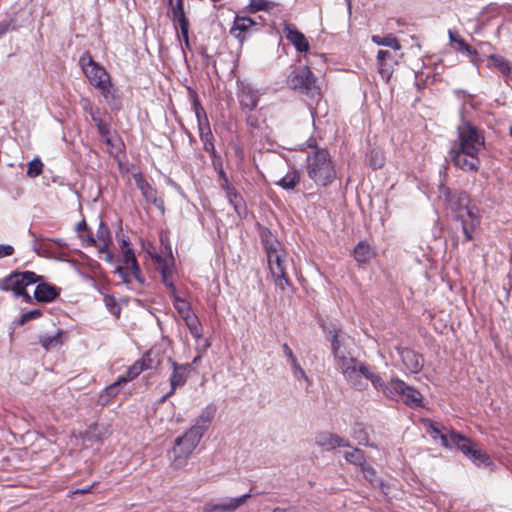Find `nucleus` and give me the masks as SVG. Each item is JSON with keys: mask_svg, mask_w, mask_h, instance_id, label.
<instances>
[{"mask_svg": "<svg viewBox=\"0 0 512 512\" xmlns=\"http://www.w3.org/2000/svg\"><path fill=\"white\" fill-rule=\"evenodd\" d=\"M92 488H93V486H87V487L82 488V489H77L73 493L74 494H86V493L91 492Z\"/></svg>", "mask_w": 512, "mask_h": 512, "instance_id": "62", "label": "nucleus"}, {"mask_svg": "<svg viewBox=\"0 0 512 512\" xmlns=\"http://www.w3.org/2000/svg\"><path fill=\"white\" fill-rule=\"evenodd\" d=\"M151 364H146V360H138L133 365H131L127 371V378L130 380L135 379L142 371L151 369Z\"/></svg>", "mask_w": 512, "mask_h": 512, "instance_id": "35", "label": "nucleus"}, {"mask_svg": "<svg viewBox=\"0 0 512 512\" xmlns=\"http://www.w3.org/2000/svg\"><path fill=\"white\" fill-rule=\"evenodd\" d=\"M171 298L173 300L174 308L176 309V311L178 312V314L181 316V318L183 320L190 317V315L194 314L192 312L190 303L188 301H186L185 299L181 298L178 295V293L171 296Z\"/></svg>", "mask_w": 512, "mask_h": 512, "instance_id": "27", "label": "nucleus"}, {"mask_svg": "<svg viewBox=\"0 0 512 512\" xmlns=\"http://www.w3.org/2000/svg\"><path fill=\"white\" fill-rule=\"evenodd\" d=\"M446 201V209L451 213L452 217L461 223L465 241L473 239V232L480 224L479 217L469 206V196L463 191H450L444 189Z\"/></svg>", "mask_w": 512, "mask_h": 512, "instance_id": "3", "label": "nucleus"}, {"mask_svg": "<svg viewBox=\"0 0 512 512\" xmlns=\"http://www.w3.org/2000/svg\"><path fill=\"white\" fill-rule=\"evenodd\" d=\"M97 128L103 138L111 134L110 125L106 122L99 123Z\"/></svg>", "mask_w": 512, "mask_h": 512, "instance_id": "52", "label": "nucleus"}, {"mask_svg": "<svg viewBox=\"0 0 512 512\" xmlns=\"http://www.w3.org/2000/svg\"><path fill=\"white\" fill-rule=\"evenodd\" d=\"M119 392L120 388L112 383L101 392L98 398V404L101 406H106L110 400L114 398Z\"/></svg>", "mask_w": 512, "mask_h": 512, "instance_id": "34", "label": "nucleus"}, {"mask_svg": "<svg viewBox=\"0 0 512 512\" xmlns=\"http://www.w3.org/2000/svg\"><path fill=\"white\" fill-rule=\"evenodd\" d=\"M43 163L40 158L36 157L28 163L27 176L35 178L39 176L43 171Z\"/></svg>", "mask_w": 512, "mask_h": 512, "instance_id": "41", "label": "nucleus"}, {"mask_svg": "<svg viewBox=\"0 0 512 512\" xmlns=\"http://www.w3.org/2000/svg\"><path fill=\"white\" fill-rule=\"evenodd\" d=\"M431 434L434 439H440L441 444L443 445V437L450 436L451 431L444 432V428L439 423L431 424Z\"/></svg>", "mask_w": 512, "mask_h": 512, "instance_id": "44", "label": "nucleus"}, {"mask_svg": "<svg viewBox=\"0 0 512 512\" xmlns=\"http://www.w3.org/2000/svg\"><path fill=\"white\" fill-rule=\"evenodd\" d=\"M215 412L216 408L214 406H207L201 411L199 416L195 419V423L189 429L202 438L211 425Z\"/></svg>", "mask_w": 512, "mask_h": 512, "instance_id": "16", "label": "nucleus"}, {"mask_svg": "<svg viewBox=\"0 0 512 512\" xmlns=\"http://www.w3.org/2000/svg\"><path fill=\"white\" fill-rule=\"evenodd\" d=\"M133 179L137 188L141 191L143 197L156 206H162V201L157 197V191L143 177L141 173H134Z\"/></svg>", "mask_w": 512, "mask_h": 512, "instance_id": "20", "label": "nucleus"}, {"mask_svg": "<svg viewBox=\"0 0 512 512\" xmlns=\"http://www.w3.org/2000/svg\"><path fill=\"white\" fill-rule=\"evenodd\" d=\"M448 36H449L450 43H451V44H455V45H458V41L463 39V38H461V37L458 35V33H457V32L452 31V30H449V31H448Z\"/></svg>", "mask_w": 512, "mask_h": 512, "instance_id": "54", "label": "nucleus"}, {"mask_svg": "<svg viewBox=\"0 0 512 512\" xmlns=\"http://www.w3.org/2000/svg\"><path fill=\"white\" fill-rule=\"evenodd\" d=\"M220 185L225 190L226 193L228 192V189H234V187L229 184L228 179L226 181H221Z\"/></svg>", "mask_w": 512, "mask_h": 512, "instance_id": "63", "label": "nucleus"}, {"mask_svg": "<svg viewBox=\"0 0 512 512\" xmlns=\"http://www.w3.org/2000/svg\"><path fill=\"white\" fill-rule=\"evenodd\" d=\"M249 6L251 12L268 11L274 6V3L268 0H250Z\"/></svg>", "mask_w": 512, "mask_h": 512, "instance_id": "42", "label": "nucleus"}, {"mask_svg": "<svg viewBox=\"0 0 512 512\" xmlns=\"http://www.w3.org/2000/svg\"><path fill=\"white\" fill-rule=\"evenodd\" d=\"M122 250H123V263L125 266L131 267L132 273L134 275V278L139 282L143 283L144 280L141 277V271L139 264L137 262V259L135 257V254L130 248L129 242H127L125 239L122 240Z\"/></svg>", "mask_w": 512, "mask_h": 512, "instance_id": "21", "label": "nucleus"}, {"mask_svg": "<svg viewBox=\"0 0 512 512\" xmlns=\"http://www.w3.org/2000/svg\"><path fill=\"white\" fill-rule=\"evenodd\" d=\"M360 468L364 478L368 480L373 486H378L381 484V480L377 477L376 470L371 465L365 463Z\"/></svg>", "mask_w": 512, "mask_h": 512, "instance_id": "37", "label": "nucleus"}, {"mask_svg": "<svg viewBox=\"0 0 512 512\" xmlns=\"http://www.w3.org/2000/svg\"><path fill=\"white\" fill-rule=\"evenodd\" d=\"M255 25V22L246 16H237L234 20L233 26L230 29V34L242 42L245 38V33Z\"/></svg>", "mask_w": 512, "mask_h": 512, "instance_id": "22", "label": "nucleus"}, {"mask_svg": "<svg viewBox=\"0 0 512 512\" xmlns=\"http://www.w3.org/2000/svg\"><path fill=\"white\" fill-rule=\"evenodd\" d=\"M291 367L293 369V375L296 379H304L307 383H310L308 376L300 366L299 362L292 364Z\"/></svg>", "mask_w": 512, "mask_h": 512, "instance_id": "47", "label": "nucleus"}, {"mask_svg": "<svg viewBox=\"0 0 512 512\" xmlns=\"http://www.w3.org/2000/svg\"><path fill=\"white\" fill-rule=\"evenodd\" d=\"M393 61L392 54L387 50H379L377 53V62L379 66V73L383 79L388 81L392 74V65L390 62Z\"/></svg>", "mask_w": 512, "mask_h": 512, "instance_id": "24", "label": "nucleus"}, {"mask_svg": "<svg viewBox=\"0 0 512 512\" xmlns=\"http://www.w3.org/2000/svg\"><path fill=\"white\" fill-rule=\"evenodd\" d=\"M306 172L311 180L323 187L335 180V166L327 149L315 148L307 155Z\"/></svg>", "mask_w": 512, "mask_h": 512, "instance_id": "4", "label": "nucleus"}, {"mask_svg": "<svg viewBox=\"0 0 512 512\" xmlns=\"http://www.w3.org/2000/svg\"><path fill=\"white\" fill-rule=\"evenodd\" d=\"M192 109L195 113L197 121L207 118L206 112L204 108L201 106L199 99L195 94L193 96Z\"/></svg>", "mask_w": 512, "mask_h": 512, "instance_id": "45", "label": "nucleus"}, {"mask_svg": "<svg viewBox=\"0 0 512 512\" xmlns=\"http://www.w3.org/2000/svg\"><path fill=\"white\" fill-rule=\"evenodd\" d=\"M201 141L214 139L208 118L197 121Z\"/></svg>", "mask_w": 512, "mask_h": 512, "instance_id": "39", "label": "nucleus"}, {"mask_svg": "<svg viewBox=\"0 0 512 512\" xmlns=\"http://www.w3.org/2000/svg\"><path fill=\"white\" fill-rule=\"evenodd\" d=\"M180 30H181V34H182L185 46L189 47V36H188L189 25H181Z\"/></svg>", "mask_w": 512, "mask_h": 512, "instance_id": "53", "label": "nucleus"}, {"mask_svg": "<svg viewBox=\"0 0 512 512\" xmlns=\"http://www.w3.org/2000/svg\"><path fill=\"white\" fill-rule=\"evenodd\" d=\"M160 272H161L162 277H163V275H165V276L171 275L172 276V270H171V268H169V266L167 264L160 266Z\"/></svg>", "mask_w": 512, "mask_h": 512, "instance_id": "58", "label": "nucleus"}, {"mask_svg": "<svg viewBox=\"0 0 512 512\" xmlns=\"http://www.w3.org/2000/svg\"><path fill=\"white\" fill-rule=\"evenodd\" d=\"M344 458L347 462L359 467L366 463L364 452L358 448H354L351 451H346L344 453Z\"/></svg>", "mask_w": 512, "mask_h": 512, "instance_id": "33", "label": "nucleus"}, {"mask_svg": "<svg viewBox=\"0 0 512 512\" xmlns=\"http://www.w3.org/2000/svg\"><path fill=\"white\" fill-rule=\"evenodd\" d=\"M168 363L172 368V373L169 377L170 390L162 396L161 402H165L172 396L177 388L183 387L192 372V364H179L172 358H168Z\"/></svg>", "mask_w": 512, "mask_h": 512, "instance_id": "11", "label": "nucleus"}, {"mask_svg": "<svg viewBox=\"0 0 512 512\" xmlns=\"http://www.w3.org/2000/svg\"><path fill=\"white\" fill-rule=\"evenodd\" d=\"M162 281L163 283L165 284V286L169 289V296H173L175 294H177V289L173 283V280H172V276H165L163 275V278H162Z\"/></svg>", "mask_w": 512, "mask_h": 512, "instance_id": "50", "label": "nucleus"}, {"mask_svg": "<svg viewBox=\"0 0 512 512\" xmlns=\"http://www.w3.org/2000/svg\"><path fill=\"white\" fill-rule=\"evenodd\" d=\"M399 356L404 366L412 373L419 372L423 367L422 357L409 348H398Z\"/></svg>", "mask_w": 512, "mask_h": 512, "instance_id": "19", "label": "nucleus"}, {"mask_svg": "<svg viewBox=\"0 0 512 512\" xmlns=\"http://www.w3.org/2000/svg\"><path fill=\"white\" fill-rule=\"evenodd\" d=\"M115 272L120 276L122 281L126 284L131 283L132 278H134V275L132 273L131 267L128 266H117Z\"/></svg>", "mask_w": 512, "mask_h": 512, "instance_id": "43", "label": "nucleus"}, {"mask_svg": "<svg viewBox=\"0 0 512 512\" xmlns=\"http://www.w3.org/2000/svg\"><path fill=\"white\" fill-rule=\"evenodd\" d=\"M129 381L131 380L127 378V375L125 373L124 375L118 377L114 384L120 388L122 385L126 384Z\"/></svg>", "mask_w": 512, "mask_h": 512, "instance_id": "56", "label": "nucleus"}, {"mask_svg": "<svg viewBox=\"0 0 512 512\" xmlns=\"http://www.w3.org/2000/svg\"><path fill=\"white\" fill-rule=\"evenodd\" d=\"M252 497L251 493L243 494L239 497L225 498L218 503H208L205 510L208 512L221 511L233 512L244 505L248 499Z\"/></svg>", "mask_w": 512, "mask_h": 512, "instance_id": "12", "label": "nucleus"}, {"mask_svg": "<svg viewBox=\"0 0 512 512\" xmlns=\"http://www.w3.org/2000/svg\"><path fill=\"white\" fill-rule=\"evenodd\" d=\"M272 512H292L289 508H275Z\"/></svg>", "mask_w": 512, "mask_h": 512, "instance_id": "64", "label": "nucleus"}, {"mask_svg": "<svg viewBox=\"0 0 512 512\" xmlns=\"http://www.w3.org/2000/svg\"><path fill=\"white\" fill-rule=\"evenodd\" d=\"M335 366L342 373L348 385L358 391L367 388V381L379 391L383 379L365 363L358 361L350 352L351 339L341 330L329 331Z\"/></svg>", "mask_w": 512, "mask_h": 512, "instance_id": "1", "label": "nucleus"}, {"mask_svg": "<svg viewBox=\"0 0 512 512\" xmlns=\"http://www.w3.org/2000/svg\"><path fill=\"white\" fill-rule=\"evenodd\" d=\"M373 250L366 242H359L354 249V258L359 263H366L373 257Z\"/></svg>", "mask_w": 512, "mask_h": 512, "instance_id": "29", "label": "nucleus"}, {"mask_svg": "<svg viewBox=\"0 0 512 512\" xmlns=\"http://www.w3.org/2000/svg\"><path fill=\"white\" fill-rule=\"evenodd\" d=\"M467 457L470 458L476 465L490 463L489 456L481 449H478L476 445L473 448L472 453H470Z\"/></svg>", "mask_w": 512, "mask_h": 512, "instance_id": "38", "label": "nucleus"}, {"mask_svg": "<svg viewBox=\"0 0 512 512\" xmlns=\"http://www.w3.org/2000/svg\"><path fill=\"white\" fill-rule=\"evenodd\" d=\"M226 196L229 200V203L234 207L235 211L240 214V209L243 206V199L240 194L236 191V189H228Z\"/></svg>", "mask_w": 512, "mask_h": 512, "instance_id": "40", "label": "nucleus"}, {"mask_svg": "<svg viewBox=\"0 0 512 512\" xmlns=\"http://www.w3.org/2000/svg\"><path fill=\"white\" fill-rule=\"evenodd\" d=\"M203 143V149L210 154V157L212 159V164L214 168H217L220 163H222L221 156L218 154V152L215 149L213 139H207L202 141Z\"/></svg>", "mask_w": 512, "mask_h": 512, "instance_id": "36", "label": "nucleus"}, {"mask_svg": "<svg viewBox=\"0 0 512 512\" xmlns=\"http://www.w3.org/2000/svg\"><path fill=\"white\" fill-rule=\"evenodd\" d=\"M284 34L286 39L296 48L299 52H306L309 49V43L305 35L300 32L295 25L289 24L284 27Z\"/></svg>", "mask_w": 512, "mask_h": 512, "instance_id": "17", "label": "nucleus"}, {"mask_svg": "<svg viewBox=\"0 0 512 512\" xmlns=\"http://www.w3.org/2000/svg\"><path fill=\"white\" fill-rule=\"evenodd\" d=\"M79 64L90 84L98 89L105 99H109L112 96V83L105 68L95 62L88 52L81 55Z\"/></svg>", "mask_w": 512, "mask_h": 512, "instance_id": "6", "label": "nucleus"}, {"mask_svg": "<svg viewBox=\"0 0 512 512\" xmlns=\"http://www.w3.org/2000/svg\"><path fill=\"white\" fill-rule=\"evenodd\" d=\"M40 280L41 276L32 271L14 272L0 280V290L12 291L16 297L23 296L30 302L31 296L26 292V287Z\"/></svg>", "mask_w": 512, "mask_h": 512, "instance_id": "8", "label": "nucleus"}, {"mask_svg": "<svg viewBox=\"0 0 512 512\" xmlns=\"http://www.w3.org/2000/svg\"><path fill=\"white\" fill-rule=\"evenodd\" d=\"M184 321H185V324H186L187 328L189 329L191 335L195 339L202 338V336H203L202 325H201L198 317L195 314L190 315V317L184 319Z\"/></svg>", "mask_w": 512, "mask_h": 512, "instance_id": "31", "label": "nucleus"}, {"mask_svg": "<svg viewBox=\"0 0 512 512\" xmlns=\"http://www.w3.org/2000/svg\"><path fill=\"white\" fill-rule=\"evenodd\" d=\"M97 239L98 242L93 237H88L87 240L92 245L97 246L101 253H105L107 260L110 261L112 259V256L108 250V247L111 243V236L108 227L103 222H100L99 224L97 231Z\"/></svg>", "mask_w": 512, "mask_h": 512, "instance_id": "18", "label": "nucleus"}, {"mask_svg": "<svg viewBox=\"0 0 512 512\" xmlns=\"http://www.w3.org/2000/svg\"><path fill=\"white\" fill-rule=\"evenodd\" d=\"M40 343L47 351L59 348L63 344V333L58 332L55 335L43 336L40 339Z\"/></svg>", "mask_w": 512, "mask_h": 512, "instance_id": "30", "label": "nucleus"}, {"mask_svg": "<svg viewBox=\"0 0 512 512\" xmlns=\"http://www.w3.org/2000/svg\"><path fill=\"white\" fill-rule=\"evenodd\" d=\"M443 446L450 448L456 446L465 456H468L472 453L475 444L467 437L451 431L450 436L443 437Z\"/></svg>", "mask_w": 512, "mask_h": 512, "instance_id": "15", "label": "nucleus"}, {"mask_svg": "<svg viewBox=\"0 0 512 512\" xmlns=\"http://www.w3.org/2000/svg\"><path fill=\"white\" fill-rule=\"evenodd\" d=\"M215 169L218 171L219 178L221 181H226L228 179L226 173L224 172V170L222 168V163H220V165H218V167Z\"/></svg>", "mask_w": 512, "mask_h": 512, "instance_id": "60", "label": "nucleus"}, {"mask_svg": "<svg viewBox=\"0 0 512 512\" xmlns=\"http://www.w3.org/2000/svg\"><path fill=\"white\" fill-rule=\"evenodd\" d=\"M237 95L243 109L253 110L258 104V92L245 82H238Z\"/></svg>", "mask_w": 512, "mask_h": 512, "instance_id": "14", "label": "nucleus"}, {"mask_svg": "<svg viewBox=\"0 0 512 512\" xmlns=\"http://www.w3.org/2000/svg\"><path fill=\"white\" fill-rule=\"evenodd\" d=\"M59 295V290L48 283H38L34 298L39 302H51Z\"/></svg>", "mask_w": 512, "mask_h": 512, "instance_id": "23", "label": "nucleus"}, {"mask_svg": "<svg viewBox=\"0 0 512 512\" xmlns=\"http://www.w3.org/2000/svg\"><path fill=\"white\" fill-rule=\"evenodd\" d=\"M455 49L469 57H473L477 54L476 50L467 44L464 39L458 41V45H456Z\"/></svg>", "mask_w": 512, "mask_h": 512, "instance_id": "46", "label": "nucleus"}, {"mask_svg": "<svg viewBox=\"0 0 512 512\" xmlns=\"http://www.w3.org/2000/svg\"><path fill=\"white\" fill-rule=\"evenodd\" d=\"M379 392L388 399L401 400L405 405L412 408L422 405V394L398 378H393L389 382L382 381Z\"/></svg>", "mask_w": 512, "mask_h": 512, "instance_id": "7", "label": "nucleus"}, {"mask_svg": "<svg viewBox=\"0 0 512 512\" xmlns=\"http://www.w3.org/2000/svg\"><path fill=\"white\" fill-rule=\"evenodd\" d=\"M263 242L271 277L275 286L284 291L289 285L286 275L287 253L281 243L271 235L267 236Z\"/></svg>", "mask_w": 512, "mask_h": 512, "instance_id": "5", "label": "nucleus"}, {"mask_svg": "<svg viewBox=\"0 0 512 512\" xmlns=\"http://www.w3.org/2000/svg\"><path fill=\"white\" fill-rule=\"evenodd\" d=\"M371 40L373 43L379 46H386L395 51L401 49V45L398 39L393 34H387L385 36L372 35Z\"/></svg>", "mask_w": 512, "mask_h": 512, "instance_id": "28", "label": "nucleus"}, {"mask_svg": "<svg viewBox=\"0 0 512 512\" xmlns=\"http://www.w3.org/2000/svg\"><path fill=\"white\" fill-rule=\"evenodd\" d=\"M41 315H42V313L40 310H38V309L31 310L22 315L20 322H21V324H24L25 322H27L31 319L39 318Z\"/></svg>", "mask_w": 512, "mask_h": 512, "instance_id": "49", "label": "nucleus"}, {"mask_svg": "<svg viewBox=\"0 0 512 512\" xmlns=\"http://www.w3.org/2000/svg\"><path fill=\"white\" fill-rule=\"evenodd\" d=\"M11 21L0 22V37L3 36L10 28Z\"/></svg>", "mask_w": 512, "mask_h": 512, "instance_id": "55", "label": "nucleus"}, {"mask_svg": "<svg viewBox=\"0 0 512 512\" xmlns=\"http://www.w3.org/2000/svg\"><path fill=\"white\" fill-rule=\"evenodd\" d=\"M14 253V248L11 245H0V258L11 256Z\"/></svg>", "mask_w": 512, "mask_h": 512, "instance_id": "51", "label": "nucleus"}, {"mask_svg": "<svg viewBox=\"0 0 512 512\" xmlns=\"http://www.w3.org/2000/svg\"><path fill=\"white\" fill-rule=\"evenodd\" d=\"M288 85L292 89L314 98L320 95V88L316 85V78L308 66H303L291 73L288 77Z\"/></svg>", "mask_w": 512, "mask_h": 512, "instance_id": "10", "label": "nucleus"}, {"mask_svg": "<svg viewBox=\"0 0 512 512\" xmlns=\"http://www.w3.org/2000/svg\"><path fill=\"white\" fill-rule=\"evenodd\" d=\"M90 115H91V118L93 120V122L96 124V126L98 127L99 123H104V121H102V119L92 111V109H90Z\"/></svg>", "mask_w": 512, "mask_h": 512, "instance_id": "61", "label": "nucleus"}, {"mask_svg": "<svg viewBox=\"0 0 512 512\" xmlns=\"http://www.w3.org/2000/svg\"><path fill=\"white\" fill-rule=\"evenodd\" d=\"M168 15L173 22L178 23L179 27H181V25H189V20L184 12L183 0H176L174 4L169 5Z\"/></svg>", "mask_w": 512, "mask_h": 512, "instance_id": "25", "label": "nucleus"}, {"mask_svg": "<svg viewBox=\"0 0 512 512\" xmlns=\"http://www.w3.org/2000/svg\"><path fill=\"white\" fill-rule=\"evenodd\" d=\"M104 142L107 144V146L109 147H115V141H117L118 139L117 138H114L112 137V135H108V137H104Z\"/></svg>", "mask_w": 512, "mask_h": 512, "instance_id": "59", "label": "nucleus"}, {"mask_svg": "<svg viewBox=\"0 0 512 512\" xmlns=\"http://www.w3.org/2000/svg\"><path fill=\"white\" fill-rule=\"evenodd\" d=\"M317 446L325 451H332L339 447H349L350 443L347 439L331 432H320L315 437Z\"/></svg>", "mask_w": 512, "mask_h": 512, "instance_id": "13", "label": "nucleus"}, {"mask_svg": "<svg viewBox=\"0 0 512 512\" xmlns=\"http://www.w3.org/2000/svg\"><path fill=\"white\" fill-rule=\"evenodd\" d=\"M201 437L188 429L181 437L175 439L171 450L172 465L181 468L186 464L187 459L200 443Z\"/></svg>", "mask_w": 512, "mask_h": 512, "instance_id": "9", "label": "nucleus"}, {"mask_svg": "<svg viewBox=\"0 0 512 512\" xmlns=\"http://www.w3.org/2000/svg\"><path fill=\"white\" fill-rule=\"evenodd\" d=\"M489 61L491 62V65L498 68L503 75L508 76L510 74L512 65L504 57L500 55H491L489 57Z\"/></svg>", "mask_w": 512, "mask_h": 512, "instance_id": "32", "label": "nucleus"}, {"mask_svg": "<svg viewBox=\"0 0 512 512\" xmlns=\"http://www.w3.org/2000/svg\"><path fill=\"white\" fill-rule=\"evenodd\" d=\"M234 151H235V156L238 159V161L242 162L244 159V152H243L242 148H240L238 145H234Z\"/></svg>", "mask_w": 512, "mask_h": 512, "instance_id": "57", "label": "nucleus"}, {"mask_svg": "<svg viewBox=\"0 0 512 512\" xmlns=\"http://www.w3.org/2000/svg\"><path fill=\"white\" fill-rule=\"evenodd\" d=\"M282 350H283L284 355L287 357L288 362L290 363V365L295 364L296 362H298V360H297L296 356L294 355L292 349L289 347V345L287 343H284L282 345Z\"/></svg>", "mask_w": 512, "mask_h": 512, "instance_id": "48", "label": "nucleus"}, {"mask_svg": "<svg viewBox=\"0 0 512 512\" xmlns=\"http://www.w3.org/2000/svg\"><path fill=\"white\" fill-rule=\"evenodd\" d=\"M300 182V174L297 170L292 169L289 170L285 176H283L279 181L276 182V185H279L285 190L294 189Z\"/></svg>", "mask_w": 512, "mask_h": 512, "instance_id": "26", "label": "nucleus"}, {"mask_svg": "<svg viewBox=\"0 0 512 512\" xmlns=\"http://www.w3.org/2000/svg\"><path fill=\"white\" fill-rule=\"evenodd\" d=\"M485 150L484 132L469 121L457 128V138L449 149L451 163L466 173H477L481 166L480 155Z\"/></svg>", "mask_w": 512, "mask_h": 512, "instance_id": "2", "label": "nucleus"}]
</instances>
